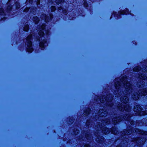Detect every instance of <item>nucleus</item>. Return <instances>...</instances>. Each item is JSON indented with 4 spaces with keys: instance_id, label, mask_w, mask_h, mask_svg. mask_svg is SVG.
<instances>
[{
    "instance_id": "obj_15",
    "label": "nucleus",
    "mask_w": 147,
    "mask_h": 147,
    "mask_svg": "<svg viewBox=\"0 0 147 147\" xmlns=\"http://www.w3.org/2000/svg\"><path fill=\"white\" fill-rule=\"evenodd\" d=\"M133 130L131 129H124L122 133L123 134L128 135L131 134Z\"/></svg>"
},
{
    "instance_id": "obj_10",
    "label": "nucleus",
    "mask_w": 147,
    "mask_h": 147,
    "mask_svg": "<svg viewBox=\"0 0 147 147\" xmlns=\"http://www.w3.org/2000/svg\"><path fill=\"white\" fill-rule=\"evenodd\" d=\"M53 18L52 15H50V18L49 17V16H46V15L44 14H42L41 15L40 17V18L43 19L46 22H49L50 20V19H51Z\"/></svg>"
},
{
    "instance_id": "obj_31",
    "label": "nucleus",
    "mask_w": 147,
    "mask_h": 147,
    "mask_svg": "<svg viewBox=\"0 0 147 147\" xmlns=\"http://www.w3.org/2000/svg\"><path fill=\"white\" fill-rule=\"evenodd\" d=\"M56 9V8L55 6H52L51 7V12L54 11Z\"/></svg>"
},
{
    "instance_id": "obj_28",
    "label": "nucleus",
    "mask_w": 147,
    "mask_h": 147,
    "mask_svg": "<svg viewBox=\"0 0 147 147\" xmlns=\"http://www.w3.org/2000/svg\"><path fill=\"white\" fill-rule=\"evenodd\" d=\"M29 29V26L28 25H26L24 27V30L26 31H27Z\"/></svg>"
},
{
    "instance_id": "obj_6",
    "label": "nucleus",
    "mask_w": 147,
    "mask_h": 147,
    "mask_svg": "<svg viewBox=\"0 0 147 147\" xmlns=\"http://www.w3.org/2000/svg\"><path fill=\"white\" fill-rule=\"evenodd\" d=\"M138 77L140 80H139L137 82V86L140 87H143L144 86V82L141 79L147 80V77L144 74H143L139 75Z\"/></svg>"
},
{
    "instance_id": "obj_32",
    "label": "nucleus",
    "mask_w": 147,
    "mask_h": 147,
    "mask_svg": "<svg viewBox=\"0 0 147 147\" xmlns=\"http://www.w3.org/2000/svg\"><path fill=\"white\" fill-rule=\"evenodd\" d=\"M0 13L2 15L5 13V12L4 11L3 9L2 8H0Z\"/></svg>"
},
{
    "instance_id": "obj_24",
    "label": "nucleus",
    "mask_w": 147,
    "mask_h": 147,
    "mask_svg": "<svg viewBox=\"0 0 147 147\" xmlns=\"http://www.w3.org/2000/svg\"><path fill=\"white\" fill-rule=\"evenodd\" d=\"M90 120H88L86 123V128H88L90 127L91 126V125L90 124Z\"/></svg>"
},
{
    "instance_id": "obj_7",
    "label": "nucleus",
    "mask_w": 147,
    "mask_h": 147,
    "mask_svg": "<svg viewBox=\"0 0 147 147\" xmlns=\"http://www.w3.org/2000/svg\"><path fill=\"white\" fill-rule=\"evenodd\" d=\"M117 107L119 110L123 111L124 110L128 113L130 111V107L127 104L123 105L122 103H119L118 104ZM128 114L129 115L128 113L127 115Z\"/></svg>"
},
{
    "instance_id": "obj_41",
    "label": "nucleus",
    "mask_w": 147,
    "mask_h": 147,
    "mask_svg": "<svg viewBox=\"0 0 147 147\" xmlns=\"http://www.w3.org/2000/svg\"><path fill=\"white\" fill-rule=\"evenodd\" d=\"M11 1V0H9L8 2L7 3V5L8 4V3Z\"/></svg>"
},
{
    "instance_id": "obj_5",
    "label": "nucleus",
    "mask_w": 147,
    "mask_h": 147,
    "mask_svg": "<svg viewBox=\"0 0 147 147\" xmlns=\"http://www.w3.org/2000/svg\"><path fill=\"white\" fill-rule=\"evenodd\" d=\"M32 40V36L31 35H29L25 39L26 41V44L27 51L31 53L33 51V49L32 46L31 40Z\"/></svg>"
},
{
    "instance_id": "obj_34",
    "label": "nucleus",
    "mask_w": 147,
    "mask_h": 147,
    "mask_svg": "<svg viewBox=\"0 0 147 147\" xmlns=\"http://www.w3.org/2000/svg\"><path fill=\"white\" fill-rule=\"evenodd\" d=\"M58 11L61 12L63 11V8L61 7H59L58 8Z\"/></svg>"
},
{
    "instance_id": "obj_37",
    "label": "nucleus",
    "mask_w": 147,
    "mask_h": 147,
    "mask_svg": "<svg viewBox=\"0 0 147 147\" xmlns=\"http://www.w3.org/2000/svg\"><path fill=\"white\" fill-rule=\"evenodd\" d=\"M74 131V134H75L76 135L79 132V131L78 130H76V131Z\"/></svg>"
},
{
    "instance_id": "obj_27",
    "label": "nucleus",
    "mask_w": 147,
    "mask_h": 147,
    "mask_svg": "<svg viewBox=\"0 0 147 147\" xmlns=\"http://www.w3.org/2000/svg\"><path fill=\"white\" fill-rule=\"evenodd\" d=\"M15 6L16 9H18L20 7V3L18 2H16L15 4Z\"/></svg>"
},
{
    "instance_id": "obj_17",
    "label": "nucleus",
    "mask_w": 147,
    "mask_h": 147,
    "mask_svg": "<svg viewBox=\"0 0 147 147\" xmlns=\"http://www.w3.org/2000/svg\"><path fill=\"white\" fill-rule=\"evenodd\" d=\"M121 101L123 103H126L128 101V98L126 96H122L121 98Z\"/></svg>"
},
{
    "instance_id": "obj_43",
    "label": "nucleus",
    "mask_w": 147,
    "mask_h": 147,
    "mask_svg": "<svg viewBox=\"0 0 147 147\" xmlns=\"http://www.w3.org/2000/svg\"><path fill=\"white\" fill-rule=\"evenodd\" d=\"M137 123H138V122H136V124H137Z\"/></svg>"
},
{
    "instance_id": "obj_22",
    "label": "nucleus",
    "mask_w": 147,
    "mask_h": 147,
    "mask_svg": "<svg viewBox=\"0 0 147 147\" xmlns=\"http://www.w3.org/2000/svg\"><path fill=\"white\" fill-rule=\"evenodd\" d=\"M90 111V109H86L85 111H84V114L85 116L88 115L89 114V112Z\"/></svg>"
},
{
    "instance_id": "obj_21",
    "label": "nucleus",
    "mask_w": 147,
    "mask_h": 147,
    "mask_svg": "<svg viewBox=\"0 0 147 147\" xmlns=\"http://www.w3.org/2000/svg\"><path fill=\"white\" fill-rule=\"evenodd\" d=\"M124 141H123L119 145L117 146L116 147H125L127 144L126 142H125V143H124Z\"/></svg>"
},
{
    "instance_id": "obj_13",
    "label": "nucleus",
    "mask_w": 147,
    "mask_h": 147,
    "mask_svg": "<svg viewBox=\"0 0 147 147\" xmlns=\"http://www.w3.org/2000/svg\"><path fill=\"white\" fill-rule=\"evenodd\" d=\"M130 115H126L123 117V118L126 120L129 121V122L131 125H133L134 123V121L133 120H130Z\"/></svg>"
},
{
    "instance_id": "obj_40",
    "label": "nucleus",
    "mask_w": 147,
    "mask_h": 147,
    "mask_svg": "<svg viewBox=\"0 0 147 147\" xmlns=\"http://www.w3.org/2000/svg\"><path fill=\"white\" fill-rule=\"evenodd\" d=\"M29 9L28 8H27V9H26L25 10V11H27L29 10Z\"/></svg>"
},
{
    "instance_id": "obj_46",
    "label": "nucleus",
    "mask_w": 147,
    "mask_h": 147,
    "mask_svg": "<svg viewBox=\"0 0 147 147\" xmlns=\"http://www.w3.org/2000/svg\"><path fill=\"white\" fill-rule=\"evenodd\" d=\"M138 140L136 141V142H138Z\"/></svg>"
},
{
    "instance_id": "obj_1",
    "label": "nucleus",
    "mask_w": 147,
    "mask_h": 147,
    "mask_svg": "<svg viewBox=\"0 0 147 147\" xmlns=\"http://www.w3.org/2000/svg\"><path fill=\"white\" fill-rule=\"evenodd\" d=\"M115 86L116 90L113 93L115 97H119L122 94V90L121 89L123 86L125 88V92L130 94L132 91L131 85L127 81L126 78L121 77L120 78H116L115 80Z\"/></svg>"
},
{
    "instance_id": "obj_42",
    "label": "nucleus",
    "mask_w": 147,
    "mask_h": 147,
    "mask_svg": "<svg viewBox=\"0 0 147 147\" xmlns=\"http://www.w3.org/2000/svg\"><path fill=\"white\" fill-rule=\"evenodd\" d=\"M145 124L146 125H147V124H146V123H145Z\"/></svg>"
},
{
    "instance_id": "obj_39",
    "label": "nucleus",
    "mask_w": 147,
    "mask_h": 147,
    "mask_svg": "<svg viewBox=\"0 0 147 147\" xmlns=\"http://www.w3.org/2000/svg\"><path fill=\"white\" fill-rule=\"evenodd\" d=\"M84 147H89V146L87 144H85L84 146Z\"/></svg>"
},
{
    "instance_id": "obj_47",
    "label": "nucleus",
    "mask_w": 147,
    "mask_h": 147,
    "mask_svg": "<svg viewBox=\"0 0 147 147\" xmlns=\"http://www.w3.org/2000/svg\"><path fill=\"white\" fill-rule=\"evenodd\" d=\"M95 119H97L96 117V118H95Z\"/></svg>"
},
{
    "instance_id": "obj_9",
    "label": "nucleus",
    "mask_w": 147,
    "mask_h": 147,
    "mask_svg": "<svg viewBox=\"0 0 147 147\" xmlns=\"http://www.w3.org/2000/svg\"><path fill=\"white\" fill-rule=\"evenodd\" d=\"M134 111L135 112L140 113L139 114L140 115H145L147 114V110L145 111H141L142 110L140 106L139 105H136L134 107Z\"/></svg>"
},
{
    "instance_id": "obj_3",
    "label": "nucleus",
    "mask_w": 147,
    "mask_h": 147,
    "mask_svg": "<svg viewBox=\"0 0 147 147\" xmlns=\"http://www.w3.org/2000/svg\"><path fill=\"white\" fill-rule=\"evenodd\" d=\"M112 95L111 94H107L106 97L104 96H101L99 98L100 102L102 103L105 102V104L108 106H112L113 104L111 102L112 100Z\"/></svg>"
},
{
    "instance_id": "obj_8",
    "label": "nucleus",
    "mask_w": 147,
    "mask_h": 147,
    "mask_svg": "<svg viewBox=\"0 0 147 147\" xmlns=\"http://www.w3.org/2000/svg\"><path fill=\"white\" fill-rule=\"evenodd\" d=\"M92 138V137L90 133L89 130H87L86 132H84L83 136H81L79 137V139L82 140H86V139L90 140Z\"/></svg>"
},
{
    "instance_id": "obj_19",
    "label": "nucleus",
    "mask_w": 147,
    "mask_h": 147,
    "mask_svg": "<svg viewBox=\"0 0 147 147\" xmlns=\"http://www.w3.org/2000/svg\"><path fill=\"white\" fill-rule=\"evenodd\" d=\"M32 20L36 24H37L39 21V18H38L36 16H35L33 17Z\"/></svg>"
},
{
    "instance_id": "obj_12",
    "label": "nucleus",
    "mask_w": 147,
    "mask_h": 147,
    "mask_svg": "<svg viewBox=\"0 0 147 147\" xmlns=\"http://www.w3.org/2000/svg\"><path fill=\"white\" fill-rule=\"evenodd\" d=\"M48 45L47 41L45 40H43L42 41L40 42L39 46L41 48L43 49L44 48Z\"/></svg>"
},
{
    "instance_id": "obj_36",
    "label": "nucleus",
    "mask_w": 147,
    "mask_h": 147,
    "mask_svg": "<svg viewBox=\"0 0 147 147\" xmlns=\"http://www.w3.org/2000/svg\"><path fill=\"white\" fill-rule=\"evenodd\" d=\"M46 25L45 24H43L42 25L41 28L42 30H44L45 28Z\"/></svg>"
},
{
    "instance_id": "obj_45",
    "label": "nucleus",
    "mask_w": 147,
    "mask_h": 147,
    "mask_svg": "<svg viewBox=\"0 0 147 147\" xmlns=\"http://www.w3.org/2000/svg\"><path fill=\"white\" fill-rule=\"evenodd\" d=\"M145 119H144L143 120V121H144V120H145Z\"/></svg>"
},
{
    "instance_id": "obj_2",
    "label": "nucleus",
    "mask_w": 147,
    "mask_h": 147,
    "mask_svg": "<svg viewBox=\"0 0 147 147\" xmlns=\"http://www.w3.org/2000/svg\"><path fill=\"white\" fill-rule=\"evenodd\" d=\"M110 122V119L108 118L104 119L103 121H101V122H98L97 125H95V129L97 131L95 132L94 134L97 137V138L96 139V141L97 142L102 143L105 141L104 138L102 136H100V133H99L98 131L100 130L101 129V128L103 126V125H105V124H108Z\"/></svg>"
},
{
    "instance_id": "obj_25",
    "label": "nucleus",
    "mask_w": 147,
    "mask_h": 147,
    "mask_svg": "<svg viewBox=\"0 0 147 147\" xmlns=\"http://www.w3.org/2000/svg\"><path fill=\"white\" fill-rule=\"evenodd\" d=\"M12 9V5H9L8 6L7 8V10L8 12H9Z\"/></svg>"
},
{
    "instance_id": "obj_35",
    "label": "nucleus",
    "mask_w": 147,
    "mask_h": 147,
    "mask_svg": "<svg viewBox=\"0 0 147 147\" xmlns=\"http://www.w3.org/2000/svg\"><path fill=\"white\" fill-rule=\"evenodd\" d=\"M36 2L37 6L38 7H39L40 6H39V5H40V0H37Z\"/></svg>"
},
{
    "instance_id": "obj_23",
    "label": "nucleus",
    "mask_w": 147,
    "mask_h": 147,
    "mask_svg": "<svg viewBox=\"0 0 147 147\" xmlns=\"http://www.w3.org/2000/svg\"><path fill=\"white\" fill-rule=\"evenodd\" d=\"M140 69L141 68L139 66H137L135 67L133 69V70L134 71L137 72L139 71Z\"/></svg>"
},
{
    "instance_id": "obj_20",
    "label": "nucleus",
    "mask_w": 147,
    "mask_h": 147,
    "mask_svg": "<svg viewBox=\"0 0 147 147\" xmlns=\"http://www.w3.org/2000/svg\"><path fill=\"white\" fill-rule=\"evenodd\" d=\"M111 131L113 134H117L118 133V131L117 129L115 127H113L111 130Z\"/></svg>"
},
{
    "instance_id": "obj_16",
    "label": "nucleus",
    "mask_w": 147,
    "mask_h": 147,
    "mask_svg": "<svg viewBox=\"0 0 147 147\" xmlns=\"http://www.w3.org/2000/svg\"><path fill=\"white\" fill-rule=\"evenodd\" d=\"M135 132L138 134H141L142 135H147V132L144 131H143L141 130L138 129H135Z\"/></svg>"
},
{
    "instance_id": "obj_4",
    "label": "nucleus",
    "mask_w": 147,
    "mask_h": 147,
    "mask_svg": "<svg viewBox=\"0 0 147 147\" xmlns=\"http://www.w3.org/2000/svg\"><path fill=\"white\" fill-rule=\"evenodd\" d=\"M147 94V90L146 89H142L139 90L137 92H135L132 95V98L134 100H138L140 98V96L142 95L145 96Z\"/></svg>"
},
{
    "instance_id": "obj_26",
    "label": "nucleus",
    "mask_w": 147,
    "mask_h": 147,
    "mask_svg": "<svg viewBox=\"0 0 147 147\" xmlns=\"http://www.w3.org/2000/svg\"><path fill=\"white\" fill-rule=\"evenodd\" d=\"M64 0H56L55 3L57 4H59L64 2Z\"/></svg>"
},
{
    "instance_id": "obj_11",
    "label": "nucleus",
    "mask_w": 147,
    "mask_h": 147,
    "mask_svg": "<svg viewBox=\"0 0 147 147\" xmlns=\"http://www.w3.org/2000/svg\"><path fill=\"white\" fill-rule=\"evenodd\" d=\"M122 117L119 116L114 117L112 119V122L114 124L118 123L122 120Z\"/></svg>"
},
{
    "instance_id": "obj_29",
    "label": "nucleus",
    "mask_w": 147,
    "mask_h": 147,
    "mask_svg": "<svg viewBox=\"0 0 147 147\" xmlns=\"http://www.w3.org/2000/svg\"><path fill=\"white\" fill-rule=\"evenodd\" d=\"M74 121V119L73 117H71L69 119V123H69L70 124H72Z\"/></svg>"
},
{
    "instance_id": "obj_44",
    "label": "nucleus",
    "mask_w": 147,
    "mask_h": 147,
    "mask_svg": "<svg viewBox=\"0 0 147 147\" xmlns=\"http://www.w3.org/2000/svg\"><path fill=\"white\" fill-rule=\"evenodd\" d=\"M143 141H142V144H143Z\"/></svg>"
},
{
    "instance_id": "obj_18",
    "label": "nucleus",
    "mask_w": 147,
    "mask_h": 147,
    "mask_svg": "<svg viewBox=\"0 0 147 147\" xmlns=\"http://www.w3.org/2000/svg\"><path fill=\"white\" fill-rule=\"evenodd\" d=\"M110 132L111 130L106 127H104L103 128L102 131V133L105 134H108Z\"/></svg>"
},
{
    "instance_id": "obj_30",
    "label": "nucleus",
    "mask_w": 147,
    "mask_h": 147,
    "mask_svg": "<svg viewBox=\"0 0 147 147\" xmlns=\"http://www.w3.org/2000/svg\"><path fill=\"white\" fill-rule=\"evenodd\" d=\"M39 34L40 36H42L44 34V33L42 30H40L39 32Z\"/></svg>"
},
{
    "instance_id": "obj_38",
    "label": "nucleus",
    "mask_w": 147,
    "mask_h": 147,
    "mask_svg": "<svg viewBox=\"0 0 147 147\" xmlns=\"http://www.w3.org/2000/svg\"><path fill=\"white\" fill-rule=\"evenodd\" d=\"M62 11H63V13L65 14H66L67 13V11L65 9L63 10Z\"/></svg>"
},
{
    "instance_id": "obj_14",
    "label": "nucleus",
    "mask_w": 147,
    "mask_h": 147,
    "mask_svg": "<svg viewBox=\"0 0 147 147\" xmlns=\"http://www.w3.org/2000/svg\"><path fill=\"white\" fill-rule=\"evenodd\" d=\"M107 113L103 109H100L98 113V115L100 117L105 116L107 115Z\"/></svg>"
},
{
    "instance_id": "obj_33",
    "label": "nucleus",
    "mask_w": 147,
    "mask_h": 147,
    "mask_svg": "<svg viewBox=\"0 0 147 147\" xmlns=\"http://www.w3.org/2000/svg\"><path fill=\"white\" fill-rule=\"evenodd\" d=\"M142 71L143 72H145L147 71V67L146 66L145 67L142 68Z\"/></svg>"
}]
</instances>
